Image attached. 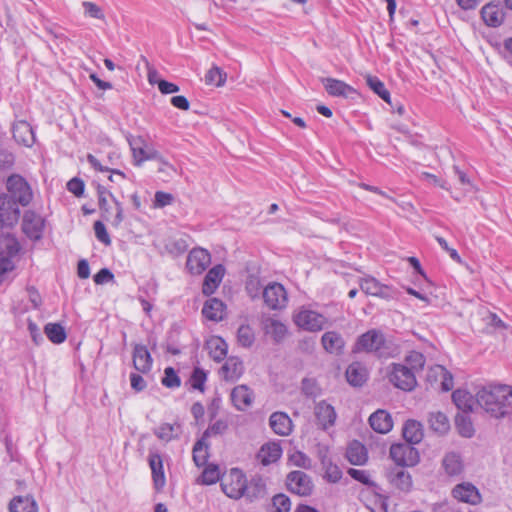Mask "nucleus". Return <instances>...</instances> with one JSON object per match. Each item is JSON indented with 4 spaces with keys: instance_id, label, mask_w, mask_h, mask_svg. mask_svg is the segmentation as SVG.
I'll return each mask as SVG.
<instances>
[{
    "instance_id": "obj_43",
    "label": "nucleus",
    "mask_w": 512,
    "mask_h": 512,
    "mask_svg": "<svg viewBox=\"0 0 512 512\" xmlns=\"http://www.w3.org/2000/svg\"><path fill=\"white\" fill-rule=\"evenodd\" d=\"M221 481L220 477V469L216 464H207L201 474V476L197 479V483L202 485H212Z\"/></svg>"
},
{
    "instance_id": "obj_48",
    "label": "nucleus",
    "mask_w": 512,
    "mask_h": 512,
    "mask_svg": "<svg viewBox=\"0 0 512 512\" xmlns=\"http://www.w3.org/2000/svg\"><path fill=\"white\" fill-rule=\"evenodd\" d=\"M456 427L461 436L470 438L474 435V427L470 418L466 415H458L456 417Z\"/></svg>"
},
{
    "instance_id": "obj_15",
    "label": "nucleus",
    "mask_w": 512,
    "mask_h": 512,
    "mask_svg": "<svg viewBox=\"0 0 512 512\" xmlns=\"http://www.w3.org/2000/svg\"><path fill=\"white\" fill-rule=\"evenodd\" d=\"M387 479L391 485L401 492H410L413 486V481L410 473L405 470V467H394L388 470Z\"/></svg>"
},
{
    "instance_id": "obj_11",
    "label": "nucleus",
    "mask_w": 512,
    "mask_h": 512,
    "mask_svg": "<svg viewBox=\"0 0 512 512\" xmlns=\"http://www.w3.org/2000/svg\"><path fill=\"white\" fill-rule=\"evenodd\" d=\"M294 321L297 326L307 331H320L326 324V318L312 310H302L296 314Z\"/></svg>"
},
{
    "instance_id": "obj_5",
    "label": "nucleus",
    "mask_w": 512,
    "mask_h": 512,
    "mask_svg": "<svg viewBox=\"0 0 512 512\" xmlns=\"http://www.w3.org/2000/svg\"><path fill=\"white\" fill-rule=\"evenodd\" d=\"M385 346L384 334L376 329H371L360 335L353 347L354 353L366 352L374 353L378 357H383V348Z\"/></svg>"
},
{
    "instance_id": "obj_20",
    "label": "nucleus",
    "mask_w": 512,
    "mask_h": 512,
    "mask_svg": "<svg viewBox=\"0 0 512 512\" xmlns=\"http://www.w3.org/2000/svg\"><path fill=\"white\" fill-rule=\"evenodd\" d=\"M269 425L273 432L280 436H288L293 428L292 420L284 412L272 413L269 418Z\"/></svg>"
},
{
    "instance_id": "obj_62",
    "label": "nucleus",
    "mask_w": 512,
    "mask_h": 512,
    "mask_svg": "<svg viewBox=\"0 0 512 512\" xmlns=\"http://www.w3.org/2000/svg\"><path fill=\"white\" fill-rule=\"evenodd\" d=\"M96 238L106 246L111 244L110 236L105 225L101 221H96L93 225Z\"/></svg>"
},
{
    "instance_id": "obj_19",
    "label": "nucleus",
    "mask_w": 512,
    "mask_h": 512,
    "mask_svg": "<svg viewBox=\"0 0 512 512\" xmlns=\"http://www.w3.org/2000/svg\"><path fill=\"white\" fill-rule=\"evenodd\" d=\"M322 82L327 93L331 96L348 98L356 93V90L352 86L338 79L328 77L323 78Z\"/></svg>"
},
{
    "instance_id": "obj_12",
    "label": "nucleus",
    "mask_w": 512,
    "mask_h": 512,
    "mask_svg": "<svg viewBox=\"0 0 512 512\" xmlns=\"http://www.w3.org/2000/svg\"><path fill=\"white\" fill-rule=\"evenodd\" d=\"M211 263L210 253L203 248L192 249L187 257L186 267L191 274H202Z\"/></svg>"
},
{
    "instance_id": "obj_9",
    "label": "nucleus",
    "mask_w": 512,
    "mask_h": 512,
    "mask_svg": "<svg viewBox=\"0 0 512 512\" xmlns=\"http://www.w3.org/2000/svg\"><path fill=\"white\" fill-rule=\"evenodd\" d=\"M288 490L299 496H309L312 494L314 484L309 475L303 471H291L286 478Z\"/></svg>"
},
{
    "instance_id": "obj_52",
    "label": "nucleus",
    "mask_w": 512,
    "mask_h": 512,
    "mask_svg": "<svg viewBox=\"0 0 512 512\" xmlns=\"http://www.w3.org/2000/svg\"><path fill=\"white\" fill-rule=\"evenodd\" d=\"M290 508V499L284 494H277L272 499V506L269 512H289Z\"/></svg>"
},
{
    "instance_id": "obj_36",
    "label": "nucleus",
    "mask_w": 512,
    "mask_h": 512,
    "mask_svg": "<svg viewBox=\"0 0 512 512\" xmlns=\"http://www.w3.org/2000/svg\"><path fill=\"white\" fill-rule=\"evenodd\" d=\"M442 467L447 475L457 476L463 471V463L460 455L456 452L445 454L442 460Z\"/></svg>"
},
{
    "instance_id": "obj_8",
    "label": "nucleus",
    "mask_w": 512,
    "mask_h": 512,
    "mask_svg": "<svg viewBox=\"0 0 512 512\" xmlns=\"http://www.w3.org/2000/svg\"><path fill=\"white\" fill-rule=\"evenodd\" d=\"M45 219L33 210H26L22 217V232L32 241L43 237Z\"/></svg>"
},
{
    "instance_id": "obj_1",
    "label": "nucleus",
    "mask_w": 512,
    "mask_h": 512,
    "mask_svg": "<svg viewBox=\"0 0 512 512\" xmlns=\"http://www.w3.org/2000/svg\"><path fill=\"white\" fill-rule=\"evenodd\" d=\"M223 493L233 499L244 498L248 502H255L266 496V484L262 476L254 475L247 479L246 474L239 468H231L221 477Z\"/></svg>"
},
{
    "instance_id": "obj_37",
    "label": "nucleus",
    "mask_w": 512,
    "mask_h": 512,
    "mask_svg": "<svg viewBox=\"0 0 512 512\" xmlns=\"http://www.w3.org/2000/svg\"><path fill=\"white\" fill-rule=\"evenodd\" d=\"M154 434L162 441L170 442L171 440L177 439L181 434V425L177 422L162 423L154 429Z\"/></svg>"
},
{
    "instance_id": "obj_16",
    "label": "nucleus",
    "mask_w": 512,
    "mask_h": 512,
    "mask_svg": "<svg viewBox=\"0 0 512 512\" xmlns=\"http://www.w3.org/2000/svg\"><path fill=\"white\" fill-rule=\"evenodd\" d=\"M225 274V268L223 265L218 264L212 267L206 274L203 285L202 292L204 295L213 294L218 286L220 285Z\"/></svg>"
},
{
    "instance_id": "obj_28",
    "label": "nucleus",
    "mask_w": 512,
    "mask_h": 512,
    "mask_svg": "<svg viewBox=\"0 0 512 512\" xmlns=\"http://www.w3.org/2000/svg\"><path fill=\"white\" fill-rule=\"evenodd\" d=\"M263 325L265 333L271 336L276 343H280L287 334L286 325L277 319L267 318Z\"/></svg>"
},
{
    "instance_id": "obj_53",
    "label": "nucleus",
    "mask_w": 512,
    "mask_h": 512,
    "mask_svg": "<svg viewBox=\"0 0 512 512\" xmlns=\"http://www.w3.org/2000/svg\"><path fill=\"white\" fill-rule=\"evenodd\" d=\"M226 74L218 67H212L205 75V81L209 85L217 87L225 83Z\"/></svg>"
},
{
    "instance_id": "obj_34",
    "label": "nucleus",
    "mask_w": 512,
    "mask_h": 512,
    "mask_svg": "<svg viewBox=\"0 0 512 512\" xmlns=\"http://www.w3.org/2000/svg\"><path fill=\"white\" fill-rule=\"evenodd\" d=\"M224 308L225 305L221 300L211 298L205 302L202 314L211 321H220L223 319Z\"/></svg>"
},
{
    "instance_id": "obj_44",
    "label": "nucleus",
    "mask_w": 512,
    "mask_h": 512,
    "mask_svg": "<svg viewBox=\"0 0 512 512\" xmlns=\"http://www.w3.org/2000/svg\"><path fill=\"white\" fill-rule=\"evenodd\" d=\"M97 195H98V200L101 199L102 197H106V198H107V196L111 197V199L115 203L116 209H117L116 215H115L114 219L112 220L111 224L116 228L119 227L120 224L124 220L122 204L102 185H98Z\"/></svg>"
},
{
    "instance_id": "obj_59",
    "label": "nucleus",
    "mask_w": 512,
    "mask_h": 512,
    "mask_svg": "<svg viewBox=\"0 0 512 512\" xmlns=\"http://www.w3.org/2000/svg\"><path fill=\"white\" fill-rule=\"evenodd\" d=\"M380 284L381 283H379L375 278L368 277V278H363L360 281V288L367 295L375 296L376 293H380L379 292Z\"/></svg>"
},
{
    "instance_id": "obj_38",
    "label": "nucleus",
    "mask_w": 512,
    "mask_h": 512,
    "mask_svg": "<svg viewBox=\"0 0 512 512\" xmlns=\"http://www.w3.org/2000/svg\"><path fill=\"white\" fill-rule=\"evenodd\" d=\"M428 421L430 428L440 435L446 434L450 429L449 419L442 412L430 413Z\"/></svg>"
},
{
    "instance_id": "obj_45",
    "label": "nucleus",
    "mask_w": 512,
    "mask_h": 512,
    "mask_svg": "<svg viewBox=\"0 0 512 512\" xmlns=\"http://www.w3.org/2000/svg\"><path fill=\"white\" fill-rule=\"evenodd\" d=\"M368 87L377 94L382 100L390 103V93L386 89L384 83L376 76L368 75L366 77Z\"/></svg>"
},
{
    "instance_id": "obj_10",
    "label": "nucleus",
    "mask_w": 512,
    "mask_h": 512,
    "mask_svg": "<svg viewBox=\"0 0 512 512\" xmlns=\"http://www.w3.org/2000/svg\"><path fill=\"white\" fill-rule=\"evenodd\" d=\"M263 299L270 309L280 310L286 307L288 295L282 284L273 282L264 288Z\"/></svg>"
},
{
    "instance_id": "obj_26",
    "label": "nucleus",
    "mask_w": 512,
    "mask_h": 512,
    "mask_svg": "<svg viewBox=\"0 0 512 512\" xmlns=\"http://www.w3.org/2000/svg\"><path fill=\"white\" fill-rule=\"evenodd\" d=\"M321 343L327 352L336 354L341 353L345 345V341L341 334L335 331L325 332L322 335Z\"/></svg>"
},
{
    "instance_id": "obj_35",
    "label": "nucleus",
    "mask_w": 512,
    "mask_h": 512,
    "mask_svg": "<svg viewBox=\"0 0 512 512\" xmlns=\"http://www.w3.org/2000/svg\"><path fill=\"white\" fill-rule=\"evenodd\" d=\"M21 245L15 235L0 234V254L15 257L20 252Z\"/></svg>"
},
{
    "instance_id": "obj_18",
    "label": "nucleus",
    "mask_w": 512,
    "mask_h": 512,
    "mask_svg": "<svg viewBox=\"0 0 512 512\" xmlns=\"http://www.w3.org/2000/svg\"><path fill=\"white\" fill-rule=\"evenodd\" d=\"M12 132L15 141L24 146L31 147L35 142L33 129L27 121L20 120L15 122Z\"/></svg>"
},
{
    "instance_id": "obj_23",
    "label": "nucleus",
    "mask_w": 512,
    "mask_h": 512,
    "mask_svg": "<svg viewBox=\"0 0 512 512\" xmlns=\"http://www.w3.org/2000/svg\"><path fill=\"white\" fill-rule=\"evenodd\" d=\"M231 400L239 411L245 410L253 402V392L246 385H238L231 392Z\"/></svg>"
},
{
    "instance_id": "obj_49",
    "label": "nucleus",
    "mask_w": 512,
    "mask_h": 512,
    "mask_svg": "<svg viewBox=\"0 0 512 512\" xmlns=\"http://www.w3.org/2000/svg\"><path fill=\"white\" fill-rule=\"evenodd\" d=\"M161 383L166 388L175 389L180 387L181 379L173 367H166L164 369V377L162 378Z\"/></svg>"
},
{
    "instance_id": "obj_40",
    "label": "nucleus",
    "mask_w": 512,
    "mask_h": 512,
    "mask_svg": "<svg viewBox=\"0 0 512 512\" xmlns=\"http://www.w3.org/2000/svg\"><path fill=\"white\" fill-rule=\"evenodd\" d=\"M44 333L46 334L47 338L54 344H61L67 338L65 328L59 323L46 324L44 327Z\"/></svg>"
},
{
    "instance_id": "obj_55",
    "label": "nucleus",
    "mask_w": 512,
    "mask_h": 512,
    "mask_svg": "<svg viewBox=\"0 0 512 512\" xmlns=\"http://www.w3.org/2000/svg\"><path fill=\"white\" fill-rule=\"evenodd\" d=\"M348 474L354 480L368 486L369 488H376L377 484L370 479V474L366 470L350 468L348 470Z\"/></svg>"
},
{
    "instance_id": "obj_33",
    "label": "nucleus",
    "mask_w": 512,
    "mask_h": 512,
    "mask_svg": "<svg viewBox=\"0 0 512 512\" xmlns=\"http://www.w3.org/2000/svg\"><path fill=\"white\" fill-rule=\"evenodd\" d=\"M346 457L353 465H363L368 459L366 447L359 441H353L349 444Z\"/></svg>"
},
{
    "instance_id": "obj_41",
    "label": "nucleus",
    "mask_w": 512,
    "mask_h": 512,
    "mask_svg": "<svg viewBox=\"0 0 512 512\" xmlns=\"http://www.w3.org/2000/svg\"><path fill=\"white\" fill-rule=\"evenodd\" d=\"M436 376H441V388L443 391H450L453 388V376L452 374L443 366L436 365L431 368L428 374V379Z\"/></svg>"
},
{
    "instance_id": "obj_61",
    "label": "nucleus",
    "mask_w": 512,
    "mask_h": 512,
    "mask_svg": "<svg viewBox=\"0 0 512 512\" xmlns=\"http://www.w3.org/2000/svg\"><path fill=\"white\" fill-rule=\"evenodd\" d=\"M290 462L300 468H310L311 467V459L301 451H295L289 457Z\"/></svg>"
},
{
    "instance_id": "obj_51",
    "label": "nucleus",
    "mask_w": 512,
    "mask_h": 512,
    "mask_svg": "<svg viewBox=\"0 0 512 512\" xmlns=\"http://www.w3.org/2000/svg\"><path fill=\"white\" fill-rule=\"evenodd\" d=\"M206 380L207 374L205 371L199 367H196L194 368L189 381L193 389L203 392Z\"/></svg>"
},
{
    "instance_id": "obj_6",
    "label": "nucleus",
    "mask_w": 512,
    "mask_h": 512,
    "mask_svg": "<svg viewBox=\"0 0 512 512\" xmlns=\"http://www.w3.org/2000/svg\"><path fill=\"white\" fill-rule=\"evenodd\" d=\"M390 457L397 464L396 467L415 466L419 462V453L409 443H397L390 447Z\"/></svg>"
},
{
    "instance_id": "obj_54",
    "label": "nucleus",
    "mask_w": 512,
    "mask_h": 512,
    "mask_svg": "<svg viewBox=\"0 0 512 512\" xmlns=\"http://www.w3.org/2000/svg\"><path fill=\"white\" fill-rule=\"evenodd\" d=\"M228 429V423L226 420L219 419L213 424H210L204 431L202 438L207 439L211 436H218L224 434Z\"/></svg>"
},
{
    "instance_id": "obj_27",
    "label": "nucleus",
    "mask_w": 512,
    "mask_h": 512,
    "mask_svg": "<svg viewBox=\"0 0 512 512\" xmlns=\"http://www.w3.org/2000/svg\"><path fill=\"white\" fill-rule=\"evenodd\" d=\"M10 512H38V505L30 495L15 496L9 503Z\"/></svg>"
},
{
    "instance_id": "obj_64",
    "label": "nucleus",
    "mask_w": 512,
    "mask_h": 512,
    "mask_svg": "<svg viewBox=\"0 0 512 512\" xmlns=\"http://www.w3.org/2000/svg\"><path fill=\"white\" fill-rule=\"evenodd\" d=\"M84 182L80 178H72L67 183V189L69 192L74 194L76 197H80L84 193Z\"/></svg>"
},
{
    "instance_id": "obj_63",
    "label": "nucleus",
    "mask_w": 512,
    "mask_h": 512,
    "mask_svg": "<svg viewBox=\"0 0 512 512\" xmlns=\"http://www.w3.org/2000/svg\"><path fill=\"white\" fill-rule=\"evenodd\" d=\"M84 12L87 16L95 19H104V14L102 9L93 2L85 1L83 2Z\"/></svg>"
},
{
    "instance_id": "obj_25",
    "label": "nucleus",
    "mask_w": 512,
    "mask_h": 512,
    "mask_svg": "<svg viewBox=\"0 0 512 512\" xmlns=\"http://www.w3.org/2000/svg\"><path fill=\"white\" fill-rule=\"evenodd\" d=\"M148 462L152 472V478L155 488H163L165 485V475L163 470V461L160 454L150 452L148 456Z\"/></svg>"
},
{
    "instance_id": "obj_47",
    "label": "nucleus",
    "mask_w": 512,
    "mask_h": 512,
    "mask_svg": "<svg viewBox=\"0 0 512 512\" xmlns=\"http://www.w3.org/2000/svg\"><path fill=\"white\" fill-rule=\"evenodd\" d=\"M255 341V335L249 325H241L237 331V342L242 347L248 348Z\"/></svg>"
},
{
    "instance_id": "obj_42",
    "label": "nucleus",
    "mask_w": 512,
    "mask_h": 512,
    "mask_svg": "<svg viewBox=\"0 0 512 512\" xmlns=\"http://www.w3.org/2000/svg\"><path fill=\"white\" fill-rule=\"evenodd\" d=\"M193 461L197 467H202L207 464L208 460V444L206 443V439H199L193 447Z\"/></svg>"
},
{
    "instance_id": "obj_50",
    "label": "nucleus",
    "mask_w": 512,
    "mask_h": 512,
    "mask_svg": "<svg viewBox=\"0 0 512 512\" xmlns=\"http://www.w3.org/2000/svg\"><path fill=\"white\" fill-rule=\"evenodd\" d=\"M425 357L422 353L420 352H417V351H412L409 353V355L406 356L405 358V362L408 366V368H411L412 371H414V374L419 371V370H422L424 365H425Z\"/></svg>"
},
{
    "instance_id": "obj_58",
    "label": "nucleus",
    "mask_w": 512,
    "mask_h": 512,
    "mask_svg": "<svg viewBox=\"0 0 512 512\" xmlns=\"http://www.w3.org/2000/svg\"><path fill=\"white\" fill-rule=\"evenodd\" d=\"M87 161L97 171H100V172H110L112 174L120 176L122 179L126 178L125 174L122 171L117 170V169H110L107 166H103L100 163V161L94 155H92V154H88L87 155Z\"/></svg>"
},
{
    "instance_id": "obj_14",
    "label": "nucleus",
    "mask_w": 512,
    "mask_h": 512,
    "mask_svg": "<svg viewBox=\"0 0 512 512\" xmlns=\"http://www.w3.org/2000/svg\"><path fill=\"white\" fill-rule=\"evenodd\" d=\"M452 496L459 502L470 505H478L482 500L479 490L468 482L456 485L452 490Z\"/></svg>"
},
{
    "instance_id": "obj_56",
    "label": "nucleus",
    "mask_w": 512,
    "mask_h": 512,
    "mask_svg": "<svg viewBox=\"0 0 512 512\" xmlns=\"http://www.w3.org/2000/svg\"><path fill=\"white\" fill-rule=\"evenodd\" d=\"M302 393L311 398H316L321 394V388L318 386L316 380L304 378L301 382Z\"/></svg>"
},
{
    "instance_id": "obj_57",
    "label": "nucleus",
    "mask_w": 512,
    "mask_h": 512,
    "mask_svg": "<svg viewBox=\"0 0 512 512\" xmlns=\"http://www.w3.org/2000/svg\"><path fill=\"white\" fill-rule=\"evenodd\" d=\"M87 161L97 171H100V172H110L112 174L120 176L122 179L126 178L125 174L122 171L117 170V169H110L107 166H103L100 163V161L94 155H92V154H88L87 155Z\"/></svg>"
},
{
    "instance_id": "obj_21",
    "label": "nucleus",
    "mask_w": 512,
    "mask_h": 512,
    "mask_svg": "<svg viewBox=\"0 0 512 512\" xmlns=\"http://www.w3.org/2000/svg\"><path fill=\"white\" fill-rule=\"evenodd\" d=\"M282 455V448L279 443L268 442L264 444L257 453V459L263 466L277 462Z\"/></svg>"
},
{
    "instance_id": "obj_60",
    "label": "nucleus",
    "mask_w": 512,
    "mask_h": 512,
    "mask_svg": "<svg viewBox=\"0 0 512 512\" xmlns=\"http://www.w3.org/2000/svg\"><path fill=\"white\" fill-rule=\"evenodd\" d=\"M325 467V478L331 483L338 482L342 477L340 468L331 462H323Z\"/></svg>"
},
{
    "instance_id": "obj_31",
    "label": "nucleus",
    "mask_w": 512,
    "mask_h": 512,
    "mask_svg": "<svg viewBox=\"0 0 512 512\" xmlns=\"http://www.w3.org/2000/svg\"><path fill=\"white\" fill-rule=\"evenodd\" d=\"M367 370L359 362L351 363L346 369V379L352 386H362L367 380Z\"/></svg>"
},
{
    "instance_id": "obj_29",
    "label": "nucleus",
    "mask_w": 512,
    "mask_h": 512,
    "mask_svg": "<svg viewBox=\"0 0 512 512\" xmlns=\"http://www.w3.org/2000/svg\"><path fill=\"white\" fill-rule=\"evenodd\" d=\"M403 437L409 444H418L423 439L422 424L416 420H408L403 426Z\"/></svg>"
},
{
    "instance_id": "obj_46",
    "label": "nucleus",
    "mask_w": 512,
    "mask_h": 512,
    "mask_svg": "<svg viewBox=\"0 0 512 512\" xmlns=\"http://www.w3.org/2000/svg\"><path fill=\"white\" fill-rule=\"evenodd\" d=\"M159 158L160 153L148 143L133 155L134 164L137 166H140L147 160H157Z\"/></svg>"
},
{
    "instance_id": "obj_39",
    "label": "nucleus",
    "mask_w": 512,
    "mask_h": 512,
    "mask_svg": "<svg viewBox=\"0 0 512 512\" xmlns=\"http://www.w3.org/2000/svg\"><path fill=\"white\" fill-rule=\"evenodd\" d=\"M209 355L216 362H221L227 354V343L220 337L212 338L207 342Z\"/></svg>"
},
{
    "instance_id": "obj_30",
    "label": "nucleus",
    "mask_w": 512,
    "mask_h": 512,
    "mask_svg": "<svg viewBox=\"0 0 512 512\" xmlns=\"http://www.w3.org/2000/svg\"><path fill=\"white\" fill-rule=\"evenodd\" d=\"M481 16L483 21L491 27H498L503 23L504 13L494 4H486L481 9Z\"/></svg>"
},
{
    "instance_id": "obj_4",
    "label": "nucleus",
    "mask_w": 512,
    "mask_h": 512,
    "mask_svg": "<svg viewBox=\"0 0 512 512\" xmlns=\"http://www.w3.org/2000/svg\"><path fill=\"white\" fill-rule=\"evenodd\" d=\"M387 377L390 383L403 391H412L417 385L414 371L405 364L392 363L388 367Z\"/></svg>"
},
{
    "instance_id": "obj_2",
    "label": "nucleus",
    "mask_w": 512,
    "mask_h": 512,
    "mask_svg": "<svg viewBox=\"0 0 512 512\" xmlns=\"http://www.w3.org/2000/svg\"><path fill=\"white\" fill-rule=\"evenodd\" d=\"M477 406L496 419L512 414V387L489 385L476 394Z\"/></svg>"
},
{
    "instance_id": "obj_22",
    "label": "nucleus",
    "mask_w": 512,
    "mask_h": 512,
    "mask_svg": "<svg viewBox=\"0 0 512 512\" xmlns=\"http://www.w3.org/2000/svg\"><path fill=\"white\" fill-rule=\"evenodd\" d=\"M369 424L375 432L380 434L388 433L393 427L391 415L380 409L370 415Z\"/></svg>"
},
{
    "instance_id": "obj_3",
    "label": "nucleus",
    "mask_w": 512,
    "mask_h": 512,
    "mask_svg": "<svg viewBox=\"0 0 512 512\" xmlns=\"http://www.w3.org/2000/svg\"><path fill=\"white\" fill-rule=\"evenodd\" d=\"M6 189V195L23 207L28 206L33 199L30 184L19 174H12L7 178Z\"/></svg>"
},
{
    "instance_id": "obj_32",
    "label": "nucleus",
    "mask_w": 512,
    "mask_h": 512,
    "mask_svg": "<svg viewBox=\"0 0 512 512\" xmlns=\"http://www.w3.org/2000/svg\"><path fill=\"white\" fill-rule=\"evenodd\" d=\"M452 400L457 408L465 413L473 411L474 406L477 405L476 397L474 398L471 393L462 389H457L452 393Z\"/></svg>"
},
{
    "instance_id": "obj_13",
    "label": "nucleus",
    "mask_w": 512,
    "mask_h": 512,
    "mask_svg": "<svg viewBox=\"0 0 512 512\" xmlns=\"http://www.w3.org/2000/svg\"><path fill=\"white\" fill-rule=\"evenodd\" d=\"M314 415L317 426L322 430H328L334 426L337 418L334 407L325 400L315 404Z\"/></svg>"
},
{
    "instance_id": "obj_17",
    "label": "nucleus",
    "mask_w": 512,
    "mask_h": 512,
    "mask_svg": "<svg viewBox=\"0 0 512 512\" xmlns=\"http://www.w3.org/2000/svg\"><path fill=\"white\" fill-rule=\"evenodd\" d=\"M152 357L147 347L141 344H136L133 349V366L134 368L145 374L152 368Z\"/></svg>"
},
{
    "instance_id": "obj_24",
    "label": "nucleus",
    "mask_w": 512,
    "mask_h": 512,
    "mask_svg": "<svg viewBox=\"0 0 512 512\" xmlns=\"http://www.w3.org/2000/svg\"><path fill=\"white\" fill-rule=\"evenodd\" d=\"M244 372V366L238 357H229L220 369L222 377L227 381H235L241 377Z\"/></svg>"
},
{
    "instance_id": "obj_7",
    "label": "nucleus",
    "mask_w": 512,
    "mask_h": 512,
    "mask_svg": "<svg viewBox=\"0 0 512 512\" xmlns=\"http://www.w3.org/2000/svg\"><path fill=\"white\" fill-rule=\"evenodd\" d=\"M19 204L15 203L6 193L0 194V230L14 228L20 218Z\"/></svg>"
}]
</instances>
